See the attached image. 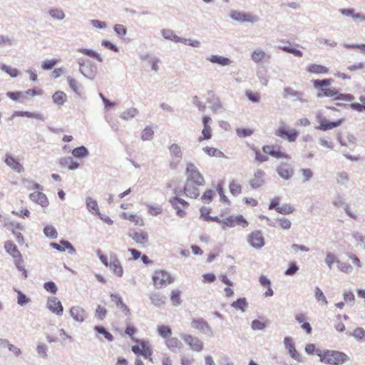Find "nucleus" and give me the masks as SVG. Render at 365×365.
<instances>
[{"label": "nucleus", "instance_id": "obj_1", "mask_svg": "<svg viewBox=\"0 0 365 365\" xmlns=\"http://www.w3.org/2000/svg\"><path fill=\"white\" fill-rule=\"evenodd\" d=\"M333 80L331 78L315 79L312 83L315 89L317 90V97H329L334 100H341L345 101H351L354 100V96L351 94H343L339 92L336 88L330 87Z\"/></svg>", "mask_w": 365, "mask_h": 365}, {"label": "nucleus", "instance_id": "obj_2", "mask_svg": "<svg viewBox=\"0 0 365 365\" xmlns=\"http://www.w3.org/2000/svg\"><path fill=\"white\" fill-rule=\"evenodd\" d=\"M255 152V160L260 164L269 160V155L275 159L289 160L291 156L279 145H265L262 147L263 153L257 148H253Z\"/></svg>", "mask_w": 365, "mask_h": 365}, {"label": "nucleus", "instance_id": "obj_3", "mask_svg": "<svg viewBox=\"0 0 365 365\" xmlns=\"http://www.w3.org/2000/svg\"><path fill=\"white\" fill-rule=\"evenodd\" d=\"M317 355L322 363L330 365H339L349 360V357L344 352L336 350L317 349Z\"/></svg>", "mask_w": 365, "mask_h": 365}, {"label": "nucleus", "instance_id": "obj_4", "mask_svg": "<svg viewBox=\"0 0 365 365\" xmlns=\"http://www.w3.org/2000/svg\"><path fill=\"white\" fill-rule=\"evenodd\" d=\"M97 255L101 262L107 267H109L113 273L118 277L123 275V267L115 254H111L109 257L98 250Z\"/></svg>", "mask_w": 365, "mask_h": 365}, {"label": "nucleus", "instance_id": "obj_5", "mask_svg": "<svg viewBox=\"0 0 365 365\" xmlns=\"http://www.w3.org/2000/svg\"><path fill=\"white\" fill-rule=\"evenodd\" d=\"M6 251L13 257L17 269L22 272L24 277H27V272L24 266V259L16 245L11 240L6 241L4 244Z\"/></svg>", "mask_w": 365, "mask_h": 365}, {"label": "nucleus", "instance_id": "obj_6", "mask_svg": "<svg viewBox=\"0 0 365 365\" xmlns=\"http://www.w3.org/2000/svg\"><path fill=\"white\" fill-rule=\"evenodd\" d=\"M155 288L160 289L173 282L174 279L171 275L163 270H156L152 277Z\"/></svg>", "mask_w": 365, "mask_h": 365}, {"label": "nucleus", "instance_id": "obj_7", "mask_svg": "<svg viewBox=\"0 0 365 365\" xmlns=\"http://www.w3.org/2000/svg\"><path fill=\"white\" fill-rule=\"evenodd\" d=\"M186 180L191 181L195 183L205 184V180L202 174L200 172L197 166L192 163H188L186 165L185 169Z\"/></svg>", "mask_w": 365, "mask_h": 365}, {"label": "nucleus", "instance_id": "obj_8", "mask_svg": "<svg viewBox=\"0 0 365 365\" xmlns=\"http://www.w3.org/2000/svg\"><path fill=\"white\" fill-rule=\"evenodd\" d=\"M222 228L226 227H234L240 226L242 228H247L249 226V222L241 215L237 216H229L220 221Z\"/></svg>", "mask_w": 365, "mask_h": 365}, {"label": "nucleus", "instance_id": "obj_9", "mask_svg": "<svg viewBox=\"0 0 365 365\" xmlns=\"http://www.w3.org/2000/svg\"><path fill=\"white\" fill-rule=\"evenodd\" d=\"M247 243L255 249H260L265 245V239L260 230H253L247 237Z\"/></svg>", "mask_w": 365, "mask_h": 365}, {"label": "nucleus", "instance_id": "obj_10", "mask_svg": "<svg viewBox=\"0 0 365 365\" xmlns=\"http://www.w3.org/2000/svg\"><path fill=\"white\" fill-rule=\"evenodd\" d=\"M275 135L277 137L287 139L289 142H294L299 135V132L295 129H288L285 123H282L275 130Z\"/></svg>", "mask_w": 365, "mask_h": 365}, {"label": "nucleus", "instance_id": "obj_11", "mask_svg": "<svg viewBox=\"0 0 365 365\" xmlns=\"http://www.w3.org/2000/svg\"><path fill=\"white\" fill-rule=\"evenodd\" d=\"M180 337L192 350L200 352L203 349V343L197 337L188 334H182Z\"/></svg>", "mask_w": 365, "mask_h": 365}, {"label": "nucleus", "instance_id": "obj_12", "mask_svg": "<svg viewBox=\"0 0 365 365\" xmlns=\"http://www.w3.org/2000/svg\"><path fill=\"white\" fill-rule=\"evenodd\" d=\"M191 327L210 337H212L214 336V332L210 326L202 318L192 319L191 322Z\"/></svg>", "mask_w": 365, "mask_h": 365}, {"label": "nucleus", "instance_id": "obj_13", "mask_svg": "<svg viewBox=\"0 0 365 365\" xmlns=\"http://www.w3.org/2000/svg\"><path fill=\"white\" fill-rule=\"evenodd\" d=\"M205 184H200L192 182L191 181H185L183 191L186 196L191 198H197L200 195V190L201 187H203Z\"/></svg>", "mask_w": 365, "mask_h": 365}, {"label": "nucleus", "instance_id": "obj_14", "mask_svg": "<svg viewBox=\"0 0 365 365\" xmlns=\"http://www.w3.org/2000/svg\"><path fill=\"white\" fill-rule=\"evenodd\" d=\"M170 204L176 210V214L180 217H183L186 215V210L189 207V203L185 200L180 199L178 197H174L170 200Z\"/></svg>", "mask_w": 365, "mask_h": 365}, {"label": "nucleus", "instance_id": "obj_15", "mask_svg": "<svg viewBox=\"0 0 365 365\" xmlns=\"http://www.w3.org/2000/svg\"><path fill=\"white\" fill-rule=\"evenodd\" d=\"M6 227L15 236L16 240L19 245L25 243L24 236L21 234V232L24 230V226L21 224L16 222H11L6 225Z\"/></svg>", "mask_w": 365, "mask_h": 365}, {"label": "nucleus", "instance_id": "obj_16", "mask_svg": "<svg viewBox=\"0 0 365 365\" xmlns=\"http://www.w3.org/2000/svg\"><path fill=\"white\" fill-rule=\"evenodd\" d=\"M265 173L261 170H257L253 175V177L250 180V185L253 189L261 187L265 183Z\"/></svg>", "mask_w": 365, "mask_h": 365}, {"label": "nucleus", "instance_id": "obj_17", "mask_svg": "<svg viewBox=\"0 0 365 365\" xmlns=\"http://www.w3.org/2000/svg\"><path fill=\"white\" fill-rule=\"evenodd\" d=\"M230 17L240 22H255L257 21V19L250 14L242 13L237 11H232L230 13Z\"/></svg>", "mask_w": 365, "mask_h": 365}, {"label": "nucleus", "instance_id": "obj_18", "mask_svg": "<svg viewBox=\"0 0 365 365\" xmlns=\"http://www.w3.org/2000/svg\"><path fill=\"white\" fill-rule=\"evenodd\" d=\"M69 313L70 316L73 319V320L79 323H82L87 317V313L86 310L79 306L71 307Z\"/></svg>", "mask_w": 365, "mask_h": 365}, {"label": "nucleus", "instance_id": "obj_19", "mask_svg": "<svg viewBox=\"0 0 365 365\" xmlns=\"http://www.w3.org/2000/svg\"><path fill=\"white\" fill-rule=\"evenodd\" d=\"M47 307L52 313L58 316H61L63 314V308L61 302L58 300V298H48Z\"/></svg>", "mask_w": 365, "mask_h": 365}, {"label": "nucleus", "instance_id": "obj_20", "mask_svg": "<svg viewBox=\"0 0 365 365\" xmlns=\"http://www.w3.org/2000/svg\"><path fill=\"white\" fill-rule=\"evenodd\" d=\"M279 175L285 180L291 178L294 174V170L289 163H282L277 168Z\"/></svg>", "mask_w": 365, "mask_h": 365}, {"label": "nucleus", "instance_id": "obj_21", "mask_svg": "<svg viewBox=\"0 0 365 365\" xmlns=\"http://www.w3.org/2000/svg\"><path fill=\"white\" fill-rule=\"evenodd\" d=\"M211 118L208 116H204L202 118L203 129L202 130V136L199 137L198 140L200 142L204 140H209L212 138V128L209 123Z\"/></svg>", "mask_w": 365, "mask_h": 365}, {"label": "nucleus", "instance_id": "obj_22", "mask_svg": "<svg viewBox=\"0 0 365 365\" xmlns=\"http://www.w3.org/2000/svg\"><path fill=\"white\" fill-rule=\"evenodd\" d=\"M50 246L59 252L68 250L70 254H74L76 252V250L73 245L66 240H61L59 244L51 242Z\"/></svg>", "mask_w": 365, "mask_h": 365}, {"label": "nucleus", "instance_id": "obj_23", "mask_svg": "<svg viewBox=\"0 0 365 365\" xmlns=\"http://www.w3.org/2000/svg\"><path fill=\"white\" fill-rule=\"evenodd\" d=\"M129 237H131L136 243L143 245L148 241V235L146 232L140 230H132L129 233Z\"/></svg>", "mask_w": 365, "mask_h": 365}, {"label": "nucleus", "instance_id": "obj_24", "mask_svg": "<svg viewBox=\"0 0 365 365\" xmlns=\"http://www.w3.org/2000/svg\"><path fill=\"white\" fill-rule=\"evenodd\" d=\"M284 344L291 357L295 360L299 361L300 355L295 349L292 338L286 336L284 339Z\"/></svg>", "mask_w": 365, "mask_h": 365}, {"label": "nucleus", "instance_id": "obj_25", "mask_svg": "<svg viewBox=\"0 0 365 365\" xmlns=\"http://www.w3.org/2000/svg\"><path fill=\"white\" fill-rule=\"evenodd\" d=\"M306 71L309 73L324 75L329 72V68L324 65L311 63L307 66Z\"/></svg>", "mask_w": 365, "mask_h": 365}, {"label": "nucleus", "instance_id": "obj_26", "mask_svg": "<svg viewBox=\"0 0 365 365\" xmlns=\"http://www.w3.org/2000/svg\"><path fill=\"white\" fill-rule=\"evenodd\" d=\"M344 121V119L341 118V119H339L336 121H329L327 119H322L320 121H319V125L318 127V128L321 130H331L334 128H336L339 125H341L342 124V123Z\"/></svg>", "mask_w": 365, "mask_h": 365}, {"label": "nucleus", "instance_id": "obj_27", "mask_svg": "<svg viewBox=\"0 0 365 365\" xmlns=\"http://www.w3.org/2000/svg\"><path fill=\"white\" fill-rule=\"evenodd\" d=\"M29 198L32 201L41 205L42 207H46L48 205V200L46 195L39 190H36L31 193Z\"/></svg>", "mask_w": 365, "mask_h": 365}, {"label": "nucleus", "instance_id": "obj_28", "mask_svg": "<svg viewBox=\"0 0 365 365\" xmlns=\"http://www.w3.org/2000/svg\"><path fill=\"white\" fill-rule=\"evenodd\" d=\"M340 13L346 16H350L351 17L354 21H365V15L356 12V11L354 9H341L339 10Z\"/></svg>", "mask_w": 365, "mask_h": 365}, {"label": "nucleus", "instance_id": "obj_29", "mask_svg": "<svg viewBox=\"0 0 365 365\" xmlns=\"http://www.w3.org/2000/svg\"><path fill=\"white\" fill-rule=\"evenodd\" d=\"M5 163L8 166L17 173H21L24 171V168L19 160L11 155H6Z\"/></svg>", "mask_w": 365, "mask_h": 365}, {"label": "nucleus", "instance_id": "obj_30", "mask_svg": "<svg viewBox=\"0 0 365 365\" xmlns=\"http://www.w3.org/2000/svg\"><path fill=\"white\" fill-rule=\"evenodd\" d=\"M121 217L124 220H128V221L134 223L135 225H138V226H143L144 225V221H143V218L136 214H132V213L123 212L121 214Z\"/></svg>", "mask_w": 365, "mask_h": 365}, {"label": "nucleus", "instance_id": "obj_31", "mask_svg": "<svg viewBox=\"0 0 365 365\" xmlns=\"http://www.w3.org/2000/svg\"><path fill=\"white\" fill-rule=\"evenodd\" d=\"M11 117H26L29 118H34L40 120L43 119V115H41V113L20 110L14 112Z\"/></svg>", "mask_w": 365, "mask_h": 365}, {"label": "nucleus", "instance_id": "obj_32", "mask_svg": "<svg viewBox=\"0 0 365 365\" xmlns=\"http://www.w3.org/2000/svg\"><path fill=\"white\" fill-rule=\"evenodd\" d=\"M53 103L58 106H62L67 100L66 94L61 91H56L52 96Z\"/></svg>", "mask_w": 365, "mask_h": 365}, {"label": "nucleus", "instance_id": "obj_33", "mask_svg": "<svg viewBox=\"0 0 365 365\" xmlns=\"http://www.w3.org/2000/svg\"><path fill=\"white\" fill-rule=\"evenodd\" d=\"M259 282H260V284L264 287L265 289H267V290L265 291V297H272L274 294L272 289H271L270 287V285H271V282L269 281V279L264 276V275H261L259 277Z\"/></svg>", "mask_w": 365, "mask_h": 365}, {"label": "nucleus", "instance_id": "obj_34", "mask_svg": "<svg viewBox=\"0 0 365 365\" xmlns=\"http://www.w3.org/2000/svg\"><path fill=\"white\" fill-rule=\"evenodd\" d=\"M59 163L63 168H67L70 170L76 169L79 166V164L71 158H63L60 160Z\"/></svg>", "mask_w": 365, "mask_h": 365}, {"label": "nucleus", "instance_id": "obj_35", "mask_svg": "<svg viewBox=\"0 0 365 365\" xmlns=\"http://www.w3.org/2000/svg\"><path fill=\"white\" fill-rule=\"evenodd\" d=\"M166 346L168 348L174 353L180 351V341L176 337H171L166 340Z\"/></svg>", "mask_w": 365, "mask_h": 365}, {"label": "nucleus", "instance_id": "obj_36", "mask_svg": "<svg viewBox=\"0 0 365 365\" xmlns=\"http://www.w3.org/2000/svg\"><path fill=\"white\" fill-rule=\"evenodd\" d=\"M86 207L87 209L93 215H99L98 205L96 200L92 199L91 197H87L86 200Z\"/></svg>", "mask_w": 365, "mask_h": 365}, {"label": "nucleus", "instance_id": "obj_37", "mask_svg": "<svg viewBox=\"0 0 365 365\" xmlns=\"http://www.w3.org/2000/svg\"><path fill=\"white\" fill-rule=\"evenodd\" d=\"M266 58H269V56L260 49L255 50L251 54V58L255 63H259Z\"/></svg>", "mask_w": 365, "mask_h": 365}, {"label": "nucleus", "instance_id": "obj_38", "mask_svg": "<svg viewBox=\"0 0 365 365\" xmlns=\"http://www.w3.org/2000/svg\"><path fill=\"white\" fill-rule=\"evenodd\" d=\"M209 61L213 63H217L221 66H227L231 63V61L229 58L217 55L211 56Z\"/></svg>", "mask_w": 365, "mask_h": 365}, {"label": "nucleus", "instance_id": "obj_39", "mask_svg": "<svg viewBox=\"0 0 365 365\" xmlns=\"http://www.w3.org/2000/svg\"><path fill=\"white\" fill-rule=\"evenodd\" d=\"M203 151L210 157H225V154L222 151L213 147H205L203 148Z\"/></svg>", "mask_w": 365, "mask_h": 365}, {"label": "nucleus", "instance_id": "obj_40", "mask_svg": "<svg viewBox=\"0 0 365 365\" xmlns=\"http://www.w3.org/2000/svg\"><path fill=\"white\" fill-rule=\"evenodd\" d=\"M139 344L142 347L141 356H143L145 359H149L151 361L152 359L150 356L152 355V350L148 345V343L145 341H140Z\"/></svg>", "mask_w": 365, "mask_h": 365}, {"label": "nucleus", "instance_id": "obj_41", "mask_svg": "<svg viewBox=\"0 0 365 365\" xmlns=\"http://www.w3.org/2000/svg\"><path fill=\"white\" fill-rule=\"evenodd\" d=\"M158 334L163 339L170 337L172 334V330L168 326L160 325L157 328Z\"/></svg>", "mask_w": 365, "mask_h": 365}, {"label": "nucleus", "instance_id": "obj_42", "mask_svg": "<svg viewBox=\"0 0 365 365\" xmlns=\"http://www.w3.org/2000/svg\"><path fill=\"white\" fill-rule=\"evenodd\" d=\"M229 188H230V192L233 195H238L242 192V186H241V185L237 180H232L230 182V183L229 185Z\"/></svg>", "mask_w": 365, "mask_h": 365}, {"label": "nucleus", "instance_id": "obj_43", "mask_svg": "<svg viewBox=\"0 0 365 365\" xmlns=\"http://www.w3.org/2000/svg\"><path fill=\"white\" fill-rule=\"evenodd\" d=\"M277 225L282 230H289L292 227V222L286 217H279L276 220Z\"/></svg>", "mask_w": 365, "mask_h": 365}, {"label": "nucleus", "instance_id": "obj_44", "mask_svg": "<svg viewBox=\"0 0 365 365\" xmlns=\"http://www.w3.org/2000/svg\"><path fill=\"white\" fill-rule=\"evenodd\" d=\"M94 330L100 334L103 335V336L108 341H113L114 338L113 336L108 331L103 327L102 326H96L94 327Z\"/></svg>", "mask_w": 365, "mask_h": 365}, {"label": "nucleus", "instance_id": "obj_45", "mask_svg": "<svg viewBox=\"0 0 365 365\" xmlns=\"http://www.w3.org/2000/svg\"><path fill=\"white\" fill-rule=\"evenodd\" d=\"M72 155L76 158H82L86 157L88 152L84 146H80L72 150Z\"/></svg>", "mask_w": 365, "mask_h": 365}, {"label": "nucleus", "instance_id": "obj_46", "mask_svg": "<svg viewBox=\"0 0 365 365\" xmlns=\"http://www.w3.org/2000/svg\"><path fill=\"white\" fill-rule=\"evenodd\" d=\"M294 211V207L289 204H284L279 207H277V212L281 215H289L293 213Z\"/></svg>", "mask_w": 365, "mask_h": 365}, {"label": "nucleus", "instance_id": "obj_47", "mask_svg": "<svg viewBox=\"0 0 365 365\" xmlns=\"http://www.w3.org/2000/svg\"><path fill=\"white\" fill-rule=\"evenodd\" d=\"M246 298H238L237 301L232 302V306L236 309H240L242 312H245L247 307Z\"/></svg>", "mask_w": 365, "mask_h": 365}, {"label": "nucleus", "instance_id": "obj_48", "mask_svg": "<svg viewBox=\"0 0 365 365\" xmlns=\"http://www.w3.org/2000/svg\"><path fill=\"white\" fill-rule=\"evenodd\" d=\"M236 133L240 138H245L252 135L254 130L250 128H238L236 129Z\"/></svg>", "mask_w": 365, "mask_h": 365}, {"label": "nucleus", "instance_id": "obj_49", "mask_svg": "<svg viewBox=\"0 0 365 365\" xmlns=\"http://www.w3.org/2000/svg\"><path fill=\"white\" fill-rule=\"evenodd\" d=\"M115 304L116 307L124 313L125 315L130 314V309L128 306L122 302L121 298H115Z\"/></svg>", "mask_w": 365, "mask_h": 365}, {"label": "nucleus", "instance_id": "obj_50", "mask_svg": "<svg viewBox=\"0 0 365 365\" xmlns=\"http://www.w3.org/2000/svg\"><path fill=\"white\" fill-rule=\"evenodd\" d=\"M1 69L2 71H4V72H6L7 74H9L12 78L17 77L19 74V71L17 68H11L5 64H4L1 66Z\"/></svg>", "mask_w": 365, "mask_h": 365}, {"label": "nucleus", "instance_id": "obj_51", "mask_svg": "<svg viewBox=\"0 0 365 365\" xmlns=\"http://www.w3.org/2000/svg\"><path fill=\"white\" fill-rule=\"evenodd\" d=\"M49 14L54 19L62 20L65 17L64 12L60 9H51L49 11Z\"/></svg>", "mask_w": 365, "mask_h": 365}, {"label": "nucleus", "instance_id": "obj_52", "mask_svg": "<svg viewBox=\"0 0 365 365\" xmlns=\"http://www.w3.org/2000/svg\"><path fill=\"white\" fill-rule=\"evenodd\" d=\"M43 232L46 236L50 238L55 239L58 236V233L54 227L51 225H47L43 229Z\"/></svg>", "mask_w": 365, "mask_h": 365}, {"label": "nucleus", "instance_id": "obj_53", "mask_svg": "<svg viewBox=\"0 0 365 365\" xmlns=\"http://www.w3.org/2000/svg\"><path fill=\"white\" fill-rule=\"evenodd\" d=\"M353 336L357 341H365V330L361 327H358L354 330Z\"/></svg>", "mask_w": 365, "mask_h": 365}, {"label": "nucleus", "instance_id": "obj_54", "mask_svg": "<svg viewBox=\"0 0 365 365\" xmlns=\"http://www.w3.org/2000/svg\"><path fill=\"white\" fill-rule=\"evenodd\" d=\"M154 135L153 129L150 127H146L141 133V138L143 140H150Z\"/></svg>", "mask_w": 365, "mask_h": 365}, {"label": "nucleus", "instance_id": "obj_55", "mask_svg": "<svg viewBox=\"0 0 365 365\" xmlns=\"http://www.w3.org/2000/svg\"><path fill=\"white\" fill-rule=\"evenodd\" d=\"M280 49H282V51H284L285 52L292 53L297 57H302L303 55V53L301 51H299L297 48H291L289 46H281Z\"/></svg>", "mask_w": 365, "mask_h": 365}, {"label": "nucleus", "instance_id": "obj_56", "mask_svg": "<svg viewBox=\"0 0 365 365\" xmlns=\"http://www.w3.org/2000/svg\"><path fill=\"white\" fill-rule=\"evenodd\" d=\"M266 323L261 322L257 319H255L252 322L251 327L253 330H263L266 327Z\"/></svg>", "mask_w": 365, "mask_h": 365}, {"label": "nucleus", "instance_id": "obj_57", "mask_svg": "<svg viewBox=\"0 0 365 365\" xmlns=\"http://www.w3.org/2000/svg\"><path fill=\"white\" fill-rule=\"evenodd\" d=\"M107 314V310L101 306H98L96 309L95 317L98 319L103 320L106 318Z\"/></svg>", "mask_w": 365, "mask_h": 365}, {"label": "nucleus", "instance_id": "obj_58", "mask_svg": "<svg viewBox=\"0 0 365 365\" xmlns=\"http://www.w3.org/2000/svg\"><path fill=\"white\" fill-rule=\"evenodd\" d=\"M81 52L88 56L94 58L99 61H102V58L100 56V55L93 50L84 48V49H81Z\"/></svg>", "mask_w": 365, "mask_h": 365}, {"label": "nucleus", "instance_id": "obj_59", "mask_svg": "<svg viewBox=\"0 0 365 365\" xmlns=\"http://www.w3.org/2000/svg\"><path fill=\"white\" fill-rule=\"evenodd\" d=\"M214 192L212 190H207L202 196L204 202L210 203L213 199Z\"/></svg>", "mask_w": 365, "mask_h": 365}, {"label": "nucleus", "instance_id": "obj_60", "mask_svg": "<svg viewBox=\"0 0 365 365\" xmlns=\"http://www.w3.org/2000/svg\"><path fill=\"white\" fill-rule=\"evenodd\" d=\"M56 63L57 60L56 59L46 60L42 63L41 68L43 70H49L53 68Z\"/></svg>", "mask_w": 365, "mask_h": 365}, {"label": "nucleus", "instance_id": "obj_61", "mask_svg": "<svg viewBox=\"0 0 365 365\" xmlns=\"http://www.w3.org/2000/svg\"><path fill=\"white\" fill-rule=\"evenodd\" d=\"M44 289L49 293L55 294L57 292V287L53 282H48L44 284Z\"/></svg>", "mask_w": 365, "mask_h": 365}, {"label": "nucleus", "instance_id": "obj_62", "mask_svg": "<svg viewBox=\"0 0 365 365\" xmlns=\"http://www.w3.org/2000/svg\"><path fill=\"white\" fill-rule=\"evenodd\" d=\"M36 351H37V353L38 354L43 358V359H46L47 358V347L45 344H40L37 346L36 347Z\"/></svg>", "mask_w": 365, "mask_h": 365}, {"label": "nucleus", "instance_id": "obj_63", "mask_svg": "<svg viewBox=\"0 0 365 365\" xmlns=\"http://www.w3.org/2000/svg\"><path fill=\"white\" fill-rule=\"evenodd\" d=\"M25 93L30 96H42L43 91L41 88L36 87L34 88L28 89L26 91Z\"/></svg>", "mask_w": 365, "mask_h": 365}, {"label": "nucleus", "instance_id": "obj_64", "mask_svg": "<svg viewBox=\"0 0 365 365\" xmlns=\"http://www.w3.org/2000/svg\"><path fill=\"white\" fill-rule=\"evenodd\" d=\"M170 152L176 158H181L182 153L180 147L176 144H173L169 148Z\"/></svg>", "mask_w": 365, "mask_h": 365}]
</instances>
